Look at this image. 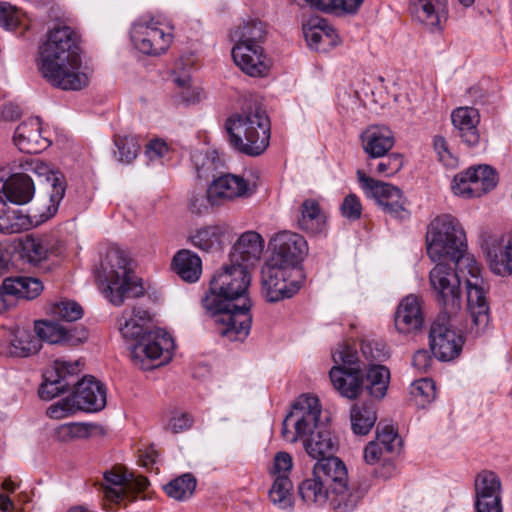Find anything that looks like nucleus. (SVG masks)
Segmentation results:
<instances>
[{
  "label": "nucleus",
  "mask_w": 512,
  "mask_h": 512,
  "mask_svg": "<svg viewBox=\"0 0 512 512\" xmlns=\"http://www.w3.org/2000/svg\"><path fill=\"white\" fill-rule=\"evenodd\" d=\"M321 405L316 396L304 394L297 398L282 423L281 434L288 442L301 440L309 456L319 459L313 472L332 490L348 483L345 464L338 457L330 456L337 441L328 423L320 421Z\"/></svg>",
  "instance_id": "f257e3e1"
},
{
  "label": "nucleus",
  "mask_w": 512,
  "mask_h": 512,
  "mask_svg": "<svg viewBox=\"0 0 512 512\" xmlns=\"http://www.w3.org/2000/svg\"><path fill=\"white\" fill-rule=\"evenodd\" d=\"M426 249L433 262L449 260L462 272L467 268L474 279H467V311L476 334L484 330L489 323V306L481 286V268L475 257L466 251V235L459 221L450 214L433 219L426 232Z\"/></svg>",
  "instance_id": "f03ea898"
},
{
  "label": "nucleus",
  "mask_w": 512,
  "mask_h": 512,
  "mask_svg": "<svg viewBox=\"0 0 512 512\" xmlns=\"http://www.w3.org/2000/svg\"><path fill=\"white\" fill-rule=\"evenodd\" d=\"M250 281L245 267L230 263L215 272L202 298V306L214 319L218 334L230 341H242L250 332Z\"/></svg>",
  "instance_id": "7ed1b4c3"
},
{
  "label": "nucleus",
  "mask_w": 512,
  "mask_h": 512,
  "mask_svg": "<svg viewBox=\"0 0 512 512\" xmlns=\"http://www.w3.org/2000/svg\"><path fill=\"white\" fill-rule=\"evenodd\" d=\"M77 33L68 26L49 31L40 46L39 71L52 86L62 90H80L89 83V76L81 71V57Z\"/></svg>",
  "instance_id": "20e7f679"
},
{
  "label": "nucleus",
  "mask_w": 512,
  "mask_h": 512,
  "mask_svg": "<svg viewBox=\"0 0 512 512\" xmlns=\"http://www.w3.org/2000/svg\"><path fill=\"white\" fill-rule=\"evenodd\" d=\"M150 321L149 312L142 307L125 309L119 318L121 335L127 340L135 341L131 359L144 370L151 368L145 364V359L160 360L158 365H161L171 359L175 347L172 337L165 330L147 329L146 324Z\"/></svg>",
  "instance_id": "39448f33"
},
{
  "label": "nucleus",
  "mask_w": 512,
  "mask_h": 512,
  "mask_svg": "<svg viewBox=\"0 0 512 512\" xmlns=\"http://www.w3.org/2000/svg\"><path fill=\"white\" fill-rule=\"evenodd\" d=\"M270 120L264 109L255 107L229 117L225 130L231 147L247 156H259L269 146Z\"/></svg>",
  "instance_id": "423d86ee"
},
{
  "label": "nucleus",
  "mask_w": 512,
  "mask_h": 512,
  "mask_svg": "<svg viewBox=\"0 0 512 512\" xmlns=\"http://www.w3.org/2000/svg\"><path fill=\"white\" fill-rule=\"evenodd\" d=\"M130 259L119 248H109L100 267L96 270V279L106 284L105 297L115 306L126 299L138 298L144 294L143 286L135 280L130 268Z\"/></svg>",
  "instance_id": "0eeeda50"
},
{
  "label": "nucleus",
  "mask_w": 512,
  "mask_h": 512,
  "mask_svg": "<svg viewBox=\"0 0 512 512\" xmlns=\"http://www.w3.org/2000/svg\"><path fill=\"white\" fill-rule=\"evenodd\" d=\"M72 385L74 390L70 396L47 409L51 418H62L74 409L97 412L106 406V388L93 376H84Z\"/></svg>",
  "instance_id": "6e6552de"
},
{
  "label": "nucleus",
  "mask_w": 512,
  "mask_h": 512,
  "mask_svg": "<svg viewBox=\"0 0 512 512\" xmlns=\"http://www.w3.org/2000/svg\"><path fill=\"white\" fill-rule=\"evenodd\" d=\"M458 324V313L447 310H441L432 323L429 332V344L437 359L451 361L461 353L464 338Z\"/></svg>",
  "instance_id": "1a4fd4ad"
},
{
  "label": "nucleus",
  "mask_w": 512,
  "mask_h": 512,
  "mask_svg": "<svg viewBox=\"0 0 512 512\" xmlns=\"http://www.w3.org/2000/svg\"><path fill=\"white\" fill-rule=\"evenodd\" d=\"M149 481L144 476L127 473L122 466H114L103 474L100 491L104 506L109 509L120 505L124 500L133 501L136 494L144 492Z\"/></svg>",
  "instance_id": "9d476101"
},
{
  "label": "nucleus",
  "mask_w": 512,
  "mask_h": 512,
  "mask_svg": "<svg viewBox=\"0 0 512 512\" xmlns=\"http://www.w3.org/2000/svg\"><path fill=\"white\" fill-rule=\"evenodd\" d=\"M446 260L437 261L438 263L430 271V284L436 292L437 300L442 306V310L459 313L461 309L460 284L461 278L474 279L468 273L467 268L460 271L456 264L451 267Z\"/></svg>",
  "instance_id": "9b49d317"
},
{
  "label": "nucleus",
  "mask_w": 512,
  "mask_h": 512,
  "mask_svg": "<svg viewBox=\"0 0 512 512\" xmlns=\"http://www.w3.org/2000/svg\"><path fill=\"white\" fill-rule=\"evenodd\" d=\"M360 187L368 198H373L383 211L393 218L404 220L410 215L401 190L391 184L375 180L362 170H357Z\"/></svg>",
  "instance_id": "f8f14e48"
},
{
  "label": "nucleus",
  "mask_w": 512,
  "mask_h": 512,
  "mask_svg": "<svg viewBox=\"0 0 512 512\" xmlns=\"http://www.w3.org/2000/svg\"><path fill=\"white\" fill-rule=\"evenodd\" d=\"M130 36L136 49L149 56L165 53L173 40L172 33L164 30L162 21L148 16L133 24Z\"/></svg>",
  "instance_id": "ddd939ff"
},
{
  "label": "nucleus",
  "mask_w": 512,
  "mask_h": 512,
  "mask_svg": "<svg viewBox=\"0 0 512 512\" xmlns=\"http://www.w3.org/2000/svg\"><path fill=\"white\" fill-rule=\"evenodd\" d=\"M296 271L269 260L262 269L263 293L269 302H277L292 297L298 290L299 284L292 280Z\"/></svg>",
  "instance_id": "4468645a"
},
{
  "label": "nucleus",
  "mask_w": 512,
  "mask_h": 512,
  "mask_svg": "<svg viewBox=\"0 0 512 512\" xmlns=\"http://www.w3.org/2000/svg\"><path fill=\"white\" fill-rule=\"evenodd\" d=\"M271 244L273 254L270 259L299 273L298 264L308 252L304 237L298 233L283 231L272 239Z\"/></svg>",
  "instance_id": "2eb2a0df"
},
{
  "label": "nucleus",
  "mask_w": 512,
  "mask_h": 512,
  "mask_svg": "<svg viewBox=\"0 0 512 512\" xmlns=\"http://www.w3.org/2000/svg\"><path fill=\"white\" fill-rule=\"evenodd\" d=\"M79 366V361L55 360L52 369L44 375V382L38 391L39 397L42 400H51L66 392L80 371Z\"/></svg>",
  "instance_id": "dca6fc26"
},
{
  "label": "nucleus",
  "mask_w": 512,
  "mask_h": 512,
  "mask_svg": "<svg viewBox=\"0 0 512 512\" xmlns=\"http://www.w3.org/2000/svg\"><path fill=\"white\" fill-rule=\"evenodd\" d=\"M255 189L242 176L225 173L215 178L208 187L211 205L250 197Z\"/></svg>",
  "instance_id": "f3484780"
},
{
  "label": "nucleus",
  "mask_w": 512,
  "mask_h": 512,
  "mask_svg": "<svg viewBox=\"0 0 512 512\" xmlns=\"http://www.w3.org/2000/svg\"><path fill=\"white\" fill-rule=\"evenodd\" d=\"M20 256L30 264H39L50 255L63 251V242L54 235H26L18 244Z\"/></svg>",
  "instance_id": "a211bd4d"
},
{
  "label": "nucleus",
  "mask_w": 512,
  "mask_h": 512,
  "mask_svg": "<svg viewBox=\"0 0 512 512\" xmlns=\"http://www.w3.org/2000/svg\"><path fill=\"white\" fill-rule=\"evenodd\" d=\"M32 170L39 177L45 178V188L49 196V204L45 212L40 213L41 221H46L53 217L58 211L66 191V180L61 172L51 170L45 163L36 161L33 163Z\"/></svg>",
  "instance_id": "6ab92c4d"
},
{
  "label": "nucleus",
  "mask_w": 512,
  "mask_h": 512,
  "mask_svg": "<svg viewBox=\"0 0 512 512\" xmlns=\"http://www.w3.org/2000/svg\"><path fill=\"white\" fill-rule=\"evenodd\" d=\"M235 64L251 77H263L268 74L270 61L261 45L234 44L231 51Z\"/></svg>",
  "instance_id": "aec40b11"
},
{
  "label": "nucleus",
  "mask_w": 512,
  "mask_h": 512,
  "mask_svg": "<svg viewBox=\"0 0 512 512\" xmlns=\"http://www.w3.org/2000/svg\"><path fill=\"white\" fill-rule=\"evenodd\" d=\"M264 241L260 234L254 231L243 233L234 243L229 254L230 263L235 266L249 268L255 266L263 252Z\"/></svg>",
  "instance_id": "412c9836"
},
{
  "label": "nucleus",
  "mask_w": 512,
  "mask_h": 512,
  "mask_svg": "<svg viewBox=\"0 0 512 512\" xmlns=\"http://www.w3.org/2000/svg\"><path fill=\"white\" fill-rule=\"evenodd\" d=\"M451 121L455 135L467 147L473 148L480 144L481 135L478 129L480 114L476 108L469 106L455 108L451 113Z\"/></svg>",
  "instance_id": "4be33fe9"
},
{
  "label": "nucleus",
  "mask_w": 512,
  "mask_h": 512,
  "mask_svg": "<svg viewBox=\"0 0 512 512\" xmlns=\"http://www.w3.org/2000/svg\"><path fill=\"white\" fill-rule=\"evenodd\" d=\"M35 333L40 342L43 340L50 344L67 343L72 346L83 343L88 337L84 328L67 330L58 322L49 320L36 321Z\"/></svg>",
  "instance_id": "5701e85b"
},
{
  "label": "nucleus",
  "mask_w": 512,
  "mask_h": 512,
  "mask_svg": "<svg viewBox=\"0 0 512 512\" xmlns=\"http://www.w3.org/2000/svg\"><path fill=\"white\" fill-rule=\"evenodd\" d=\"M333 387L341 396L354 400L364 390V374L360 367H350L345 370L339 366H334L329 372Z\"/></svg>",
  "instance_id": "b1692460"
},
{
  "label": "nucleus",
  "mask_w": 512,
  "mask_h": 512,
  "mask_svg": "<svg viewBox=\"0 0 512 512\" xmlns=\"http://www.w3.org/2000/svg\"><path fill=\"white\" fill-rule=\"evenodd\" d=\"M14 143L18 149L28 154H36L49 146V141L41 136L39 118H30L17 126Z\"/></svg>",
  "instance_id": "393cba45"
},
{
  "label": "nucleus",
  "mask_w": 512,
  "mask_h": 512,
  "mask_svg": "<svg viewBox=\"0 0 512 512\" xmlns=\"http://www.w3.org/2000/svg\"><path fill=\"white\" fill-rule=\"evenodd\" d=\"M424 315L418 297L409 295L397 307L395 327L403 334L413 333L422 328Z\"/></svg>",
  "instance_id": "a878e982"
},
{
  "label": "nucleus",
  "mask_w": 512,
  "mask_h": 512,
  "mask_svg": "<svg viewBox=\"0 0 512 512\" xmlns=\"http://www.w3.org/2000/svg\"><path fill=\"white\" fill-rule=\"evenodd\" d=\"M361 144L369 159L385 156L394 146L392 131L385 126L372 125L361 135Z\"/></svg>",
  "instance_id": "bb28decb"
},
{
  "label": "nucleus",
  "mask_w": 512,
  "mask_h": 512,
  "mask_svg": "<svg viewBox=\"0 0 512 512\" xmlns=\"http://www.w3.org/2000/svg\"><path fill=\"white\" fill-rule=\"evenodd\" d=\"M297 224L299 229L311 235L322 234L326 231L327 215L318 200L307 198L300 204Z\"/></svg>",
  "instance_id": "cd10ccee"
},
{
  "label": "nucleus",
  "mask_w": 512,
  "mask_h": 512,
  "mask_svg": "<svg viewBox=\"0 0 512 512\" xmlns=\"http://www.w3.org/2000/svg\"><path fill=\"white\" fill-rule=\"evenodd\" d=\"M412 16L430 29L440 28L447 18V0H410Z\"/></svg>",
  "instance_id": "c85d7f7f"
},
{
  "label": "nucleus",
  "mask_w": 512,
  "mask_h": 512,
  "mask_svg": "<svg viewBox=\"0 0 512 512\" xmlns=\"http://www.w3.org/2000/svg\"><path fill=\"white\" fill-rule=\"evenodd\" d=\"M34 226L29 215L8 206L4 184L0 178V233L5 235L21 233Z\"/></svg>",
  "instance_id": "c756f323"
},
{
  "label": "nucleus",
  "mask_w": 512,
  "mask_h": 512,
  "mask_svg": "<svg viewBox=\"0 0 512 512\" xmlns=\"http://www.w3.org/2000/svg\"><path fill=\"white\" fill-rule=\"evenodd\" d=\"M9 344L0 346V354L8 357H29L42 347L40 340L30 331L19 327L10 330Z\"/></svg>",
  "instance_id": "7c9ffc66"
},
{
  "label": "nucleus",
  "mask_w": 512,
  "mask_h": 512,
  "mask_svg": "<svg viewBox=\"0 0 512 512\" xmlns=\"http://www.w3.org/2000/svg\"><path fill=\"white\" fill-rule=\"evenodd\" d=\"M370 489L364 481L349 488L346 485L331 491L329 505L333 512H354Z\"/></svg>",
  "instance_id": "2f4dec72"
},
{
  "label": "nucleus",
  "mask_w": 512,
  "mask_h": 512,
  "mask_svg": "<svg viewBox=\"0 0 512 512\" xmlns=\"http://www.w3.org/2000/svg\"><path fill=\"white\" fill-rule=\"evenodd\" d=\"M2 183L4 184V193L7 195V203L26 204L34 196V181L25 173H15L7 179L2 178Z\"/></svg>",
  "instance_id": "473e14b6"
},
{
  "label": "nucleus",
  "mask_w": 512,
  "mask_h": 512,
  "mask_svg": "<svg viewBox=\"0 0 512 512\" xmlns=\"http://www.w3.org/2000/svg\"><path fill=\"white\" fill-rule=\"evenodd\" d=\"M228 227L225 224L208 225L195 230L189 237L193 246L207 253L222 249Z\"/></svg>",
  "instance_id": "72a5a7b5"
},
{
  "label": "nucleus",
  "mask_w": 512,
  "mask_h": 512,
  "mask_svg": "<svg viewBox=\"0 0 512 512\" xmlns=\"http://www.w3.org/2000/svg\"><path fill=\"white\" fill-rule=\"evenodd\" d=\"M487 257L495 274L512 275V233L503 236L499 243L492 244L488 248Z\"/></svg>",
  "instance_id": "f704fd0d"
},
{
  "label": "nucleus",
  "mask_w": 512,
  "mask_h": 512,
  "mask_svg": "<svg viewBox=\"0 0 512 512\" xmlns=\"http://www.w3.org/2000/svg\"><path fill=\"white\" fill-rule=\"evenodd\" d=\"M298 493L306 504L323 506L329 501L331 489L312 471V476L299 484Z\"/></svg>",
  "instance_id": "c9c22d12"
},
{
  "label": "nucleus",
  "mask_w": 512,
  "mask_h": 512,
  "mask_svg": "<svg viewBox=\"0 0 512 512\" xmlns=\"http://www.w3.org/2000/svg\"><path fill=\"white\" fill-rule=\"evenodd\" d=\"M3 290L16 298L35 299L43 290L42 282L33 277H9L3 281Z\"/></svg>",
  "instance_id": "e433bc0d"
},
{
  "label": "nucleus",
  "mask_w": 512,
  "mask_h": 512,
  "mask_svg": "<svg viewBox=\"0 0 512 512\" xmlns=\"http://www.w3.org/2000/svg\"><path fill=\"white\" fill-rule=\"evenodd\" d=\"M390 383V371L379 364H370L364 376V390L374 399L385 397Z\"/></svg>",
  "instance_id": "4c0bfd02"
},
{
  "label": "nucleus",
  "mask_w": 512,
  "mask_h": 512,
  "mask_svg": "<svg viewBox=\"0 0 512 512\" xmlns=\"http://www.w3.org/2000/svg\"><path fill=\"white\" fill-rule=\"evenodd\" d=\"M174 271L186 282H196L202 272L200 257L189 251L181 250L173 258Z\"/></svg>",
  "instance_id": "58836bf2"
},
{
  "label": "nucleus",
  "mask_w": 512,
  "mask_h": 512,
  "mask_svg": "<svg viewBox=\"0 0 512 512\" xmlns=\"http://www.w3.org/2000/svg\"><path fill=\"white\" fill-rule=\"evenodd\" d=\"M266 33V26L262 21L258 19H251L244 21L242 25L233 30L231 33V39L234 41V44L262 46Z\"/></svg>",
  "instance_id": "ea45409f"
},
{
  "label": "nucleus",
  "mask_w": 512,
  "mask_h": 512,
  "mask_svg": "<svg viewBox=\"0 0 512 512\" xmlns=\"http://www.w3.org/2000/svg\"><path fill=\"white\" fill-rule=\"evenodd\" d=\"M468 174L471 176V186L476 197H481L490 192L497 185L495 171L488 165L470 167L468 168Z\"/></svg>",
  "instance_id": "a19ab883"
},
{
  "label": "nucleus",
  "mask_w": 512,
  "mask_h": 512,
  "mask_svg": "<svg viewBox=\"0 0 512 512\" xmlns=\"http://www.w3.org/2000/svg\"><path fill=\"white\" fill-rule=\"evenodd\" d=\"M377 420L376 411L373 405L355 404L351 409V427L355 434L366 435L375 425Z\"/></svg>",
  "instance_id": "79ce46f5"
},
{
  "label": "nucleus",
  "mask_w": 512,
  "mask_h": 512,
  "mask_svg": "<svg viewBox=\"0 0 512 512\" xmlns=\"http://www.w3.org/2000/svg\"><path fill=\"white\" fill-rule=\"evenodd\" d=\"M273 479L272 487L269 490V499L281 509L292 508L293 483L290 477L278 476Z\"/></svg>",
  "instance_id": "37998d69"
},
{
  "label": "nucleus",
  "mask_w": 512,
  "mask_h": 512,
  "mask_svg": "<svg viewBox=\"0 0 512 512\" xmlns=\"http://www.w3.org/2000/svg\"><path fill=\"white\" fill-rule=\"evenodd\" d=\"M196 484V478L191 473H185L166 484L164 491L169 497L183 501L193 495Z\"/></svg>",
  "instance_id": "c03bdc74"
},
{
  "label": "nucleus",
  "mask_w": 512,
  "mask_h": 512,
  "mask_svg": "<svg viewBox=\"0 0 512 512\" xmlns=\"http://www.w3.org/2000/svg\"><path fill=\"white\" fill-rule=\"evenodd\" d=\"M493 494H502L501 478L494 471H480L474 479V497Z\"/></svg>",
  "instance_id": "a18cd8bd"
},
{
  "label": "nucleus",
  "mask_w": 512,
  "mask_h": 512,
  "mask_svg": "<svg viewBox=\"0 0 512 512\" xmlns=\"http://www.w3.org/2000/svg\"><path fill=\"white\" fill-rule=\"evenodd\" d=\"M94 425L88 423H67L56 427L53 430V437L59 442H69L74 439L88 438Z\"/></svg>",
  "instance_id": "49530a36"
},
{
  "label": "nucleus",
  "mask_w": 512,
  "mask_h": 512,
  "mask_svg": "<svg viewBox=\"0 0 512 512\" xmlns=\"http://www.w3.org/2000/svg\"><path fill=\"white\" fill-rule=\"evenodd\" d=\"M368 160V172L379 176H391L397 173L403 165L402 156L396 153L386 154L383 157Z\"/></svg>",
  "instance_id": "de8ad7c7"
},
{
  "label": "nucleus",
  "mask_w": 512,
  "mask_h": 512,
  "mask_svg": "<svg viewBox=\"0 0 512 512\" xmlns=\"http://www.w3.org/2000/svg\"><path fill=\"white\" fill-rule=\"evenodd\" d=\"M114 144L117 148L114 154L122 163H131L140 150L138 138L134 135H117L114 137Z\"/></svg>",
  "instance_id": "09e8293b"
},
{
  "label": "nucleus",
  "mask_w": 512,
  "mask_h": 512,
  "mask_svg": "<svg viewBox=\"0 0 512 512\" xmlns=\"http://www.w3.org/2000/svg\"><path fill=\"white\" fill-rule=\"evenodd\" d=\"M52 315L58 320L73 322L83 316L82 306L74 300H61L51 307Z\"/></svg>",
  "instance_id": "8fccbe9b"
},
{
  "label": "nucleus",
  "mask_w": 512,
  "mask_h": 512,
  "mask_svg": "<svg viewBox=\"0 0 512 512\" xmlns=\"http://www.w3.org/2000/svg\"><path fill=\"white\" fill-rule=\"evenodd\" d=\"M410 393L417 401V404L423 407L435 399V384L432 379L421 378L412 383Z\"/></svg>",
  "instance_id": "3c124183"
},
{
  "label": "nucleus",
  "mask_w": 512,
  "mask_h": 512,
  "mask_svg": "<svg viewBox=\"0 0 512 512\" xmlns=\"http://www.w3.org/2000/svg\"><path fill=\"white\" fill-rule=\"evenodd\" d=\"M332 357L336 366L345 370H350V367H360L357 351L346 344L339 345Z\"/></svg>",
  "instance_id": "603ef678"
},
{
  "label": "nucleus",
  "mask_w": 512,
  "mask_h": 512,
  "mask_svg": "<svg viewBox=\"0 0 512 512\" xmlns=\"http://www.w3.org/2000/svg\"><path fill=\"white\" fill-rule=\"evenodd\" d=\"M379 442V446L383 448L386 453H392L396 450V447L400 444L398 434L394 428L390 425L381 427L379 424L376 430V440Z\"/></svg>",
  "instance_id": "864d4df0"
},
{
  "label": "nucleus",
  "mask_w": 512,
  "mask_h": 512,
  "mask_svg": "<svg viewBox=\"0 0 512 512\" xmlns=\"http://www.w3.org/2000/svg\"><path fill=\"white\" fill-rule=\"evenodd\" d=\"M21 12L10 3L0 2V26L7 29H16L21 23Z\"/></svg>",
  "instance_id": "5fc2aeb1"
},
{
  "label": "nucleus",
  "mask_w": 512,
  "mask_h": 512,
  "mask_svg": "<svg viewBox=\"0 0 512 512\" xmlns=\"http://www.w3.org/2000/svg\"><path fill=\"white\" fill-rule=\"evenodd\" d=\"M341 215L349 221H356L362 215V204L357 195L350 193L344 197L340 205Z\"/></svg>",
  "instance_id": "6e6d98bb"
},
{
  "label": "nucleus",
  "mask_w": 512,
  "mask_h": 512,
  "mask_svg": "<svg viewBox=\"0 0 512 512\" xmlns=\"http://www.w3.org/2000/svg\"><path fill=\"white\" fill-rule=\"evenodd\" d=\"M361 352L363 356L373 361H383L388 357V351L384 343L375 340H365L361 343Z\"/></svg>",
  "instance_id": "4d7b16f0"
},
{
  "label": "nucleus",
  "mask_w": 512,
  "mask_h": 512,
  "mask_svg": "<svg viewBox=\"0 0 512 512\" xmlns=\"http://www.w3.org/2000/svg\"><path fill=\"white\" fill-rule=\"evenodd\" d=\"M292 467V456L287 452L281 451L275 454L273 464L269 472L273 478L278 476L289 477Z\"/></svg>",
  "instance_id": "13d9d810"
},
{
  "label": "nucleus",
  "mask_w": 512,
  "mask_h": 512,
  "mask_svg": "<svg viewBox=\"0 0 512 512\" xmlns=\"http://www.w3.org/2000/svg\"><path fill=\"white\" fill-rule=\"evenodd\" d=\"M476 512H503L502 494L474 497Z\"/></svg>",
  "instance_id": "bf43d9fd"
},
{
  "label": "nucleus",
  "mask_w": 512,
  "mask_h": 512,
  "mask_svg": "<svg viewBox=\"0 0 512 512\" xmlns=\"http://www.w3.org/2000/svg\"><path fill=\"white\" fill-rule=\"evenodd\" d=\"M471 176L468 174V169L464 172H460L454 176L452 183V191L455 195L463 198H473L474 189L471 186Z\"/></svg>",
  "instance_id": "052dcab7"
},
{
  "label": "nucleus",
  "mask_w": 512,
  "mask_h": 512,
  "mask_svg": "<svg viewBox=\"0 0 512 512\" xmlns=\"http://www.w3.org/2000/svg\"><path fill=\"white\" fill-rule=\"evenodd\" d=\"M327 27L328 25L324 20L315 26H304V36L308 45L317 48L318 44L322 41L323 33Z\"/></svg>",
  "instance_id": "680f3d73"
},
{
  "label": "nucleus",
  "mask_w": 512,
  "mask_h": 512,
  "mask_svg": "<svg viewBox=\"0 0 512 512\" xmlns=\"http://www.w3.org/2000/svg\"><path fill=\"white\" fill-rule=\"evenodd\" d=\"M169 152L167 143L160 139H154L146 145V154L151 159L163 158Z\"/></svg>",
  "instance_id": "e2e57ef3"
},
{
  "label": "nucleus",
  "mask_w": 512,
  "mask_h": 512,
  "mask_svg": "<svg viewBox=\"0 0 512 512\" xmlns=\"http://www.w3.org/2000/svg\"><path fill=\"white\" fill-rule=\"evenodd\" d=\"M192 425V419L187 413H182L179 415L173 416L168 425L167 429L170 430L172 433H180L187 429H189Z\"/></svg>",
  "instance_id": "0e129e2a"
},
{
  "label": "nucleus",
  "mask_w": 512,
  "mask_h": 512,
  "mask_svg": "<svg viewBox=\"0 0 512 512\" xmlns=\"http://www.w3.org/2000/svg\"><path fill=\"white\" fill-rule=\"evenodd\" d=\"M385 451L379 442L371 441L364 449V460L368 464H375L378 462Z\"/></svg>",
  "instance_id": "69168bd1"
},
{
  "label": "nucleus",
  "mask_w": 512,
  "mask_h": 512,
  "mask_svg": "<svg viewBox=\"0 0 512 512\" xmlns=\"http://www.w3.org/2000/svg\"><path fill=\"white\" fill-rule=\"evenodd\" d=\"M431 356L426 350L417 351L412 358V365L420 372H426L431 366Z\"/></svg>",
  "instance_id": "338daca9"
},
{
  "label": "nucleus",
  "mask_w": 512,
  "mask_h": 512,
  "mask_svg": "<svg viewBox=\"0 0 512 512\" xmlns=\"http://www.w3.org/2000/svg\"><path fill=\"white\" fill-rule=\"evenodd\" d=\"M434 147L438 153L440 161L445 165H450L452 161V155L448 150L447 142L444 137L437 136L434 139Z\"/></svg>",
  "instance_id": "774afa93"
}]
</instances>
